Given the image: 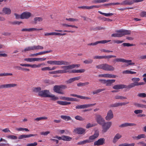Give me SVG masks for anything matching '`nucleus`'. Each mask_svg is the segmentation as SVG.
I'll return each instance as SVG.
<instances>
[{
	"instance_id": "nucleus-1",
	"label": "nucleus",
	"mask_w": 146,
	"mask_h": 146,
	"mask_svg": "<svg viewBox=\"0 0 146 146\" xmlns=\"http://www.w3.org/2000/svg\"><path fill=\"white\" fill-rule=\"evenodd\" d=\"M117 33L112 34L111 37H121L125 35H129L131 34V31L123 29L119 30L116 31Z\"/></svg>"
},
{
	"instance_id": "nucleus-2",
	"label": "nucleus",
	"mask_w": 146,
	"mask_h": 146,
	"mask_svg": "<svg viewBox=\"0 0 146 146\" xmlns=\"http://www.w3.org/2000/svg\"><path fill=\"white\" fill-rule=\"evenodd\" d=\"M96 68L98 69H102L104 70L110 71H113L115 69L114 67L107 63H104L97 65L96 66Z\"/></svg>"
},
{
	"instance_id": "nucleus-3",
	"label": "nucleus",
	"mask_w": 146,
	"mask_h": 146,
	"mask_svg": "<svg viewBox=\"0 0 146 146\" xmlns=\"http://www.w3.org/2000/svg\"><path fill=\"white\" fill-rule=\"evenodd\" d=\"M67 88V86L66 85H55L53 87V90L54 92L63 94H64V92L62 89H65Z\"/></svg>"
},
{
	"instance_id": "nucleus-4",
	"label": "nucleus",
	"mask_w": 146,
	"mask_h": 146,
	"mask_svg": "<svg viewBox=\"0 0 146 146\" xmlns=\"http://www.w3.org/2000/svg\"><path fill=\"white\" fill-rule=\"evenodd\" d=\"M47 63L50 64L56 65H69L70 63L64 60L60 61H52L49 60L47 62Z\"/></svg>"
},
{
	"instance_id": "nucleus-5",
	"label": "nucleus",
	"mask_w": 146,
	"mask_h": 146,
	"mask_svg": "<svg viewBox=\"0 0 146 146\" xmlns=\"http://www.w3.org/2000/svg\"><path fill=\"white\" fill-rule=\"evenodd\" d=\"M112 124V123L111 121L104 122L101 125L102 126V131L103 133L106 132L110 129Z\"/></svg>"
},
{
	"instance_id": "nucleus-6",
	"label": "nucleus",
	"mask_w": 146,
	"mask_h": 146,
	"mask_svg": "<svg viewBox=\"0 0 146 146\" xmlns=\"http://www.w3.org/2000/svg\"><path fill=\"white\" fill-rule=\"evenodd\" d=\"M113 62L114 63H115L116 62L128 63L127 64V66L129 65H134L135 64L134 62H132V60H127L121 58L114 59L113 60Z\"/></svg>"
},
{
	"instance_id": "nucleus-7",
	"label": "nucleus",
	"mask_w": 146,
	"mask_h": 146,
	"mask_svg": "<svg viewBox=\"0 0 146 146\" xmlns=\"http://www.w3.org/2000/svg\"><path fill=\"white\" fill-rule=\"evenodd\" d=\"M115 80H108L100 79L99 81L101 83L104 84H106V86H110L112 85V84L115 82Z\"/></svg>"
},
{
	"instance_id": "nucleus-8",
	"label": "nucleus",
	"mask_w": 146,
	"mask_h": 146,
	"mask_svg": "<svg viewBox=\"0 0 146 146\" xmlns=\"http://www.w3.org/2000/svg\"><path fill=\"white\" fill-rule=\"evenodd\" d=\"M80 65L79 64H72L70 65H65V66H62L61 68L62 69H65L66 71V73L69 72V69H72L75 68V67H80Z\"/></svg>"
},
{
	"instance_id": "nucleus-9",
	"label": "nucleus",
	"mask_w": 146,
	"mask_h": 146,
	"mask_svg": "<svg viewBox=\"0 0 146 146\" xmlns=\"http://www.w3.org/2000/svg\"><path fill=\"white\" fill-rule=\"evenodd\" d=\"M138 2H139V0H125L121 3V5H131L134 3Z\"/></svg>"
},
{
	"instance_id": "nucleus-10",
	"label": "nucleus",
	"mask_w": 146,
	"mask_h": 146,
	"mask_svg": "<svg viewBox=\"0 0 146 146\" xmlns=\"http://www.w3.org/2000/svg\"><path fill=\"white\" fill-rule=\"evenodd\" d=\"M95 118L97 122L100 125H102L105 121L104 119L100 115H96Z\"/></svg>"
},
{
	"instance_id": "nucleus-11",
	"label": "nucleus",
	"mask_w": 146,
	"mask_h": 146,
	"mask_svg": "<svg viewBox=\"0 0 146 146\" xmlns=\"http://www.w3.org/2000/svg\"><path fill=\"white\" fill-rule=\"evenodd\" d=\"M49 91L47 90H44L40 91L38 93L39 96L42 97H48L49 94Z\"/></svg>"
},
{
	"instance_id": "nucleus-12",
	"label": "nucleus",
	"mask_w": 146,
	"mask_h": 146,
	"mask_svg": "<svg viewBox=\"0 0 146 146\" xmlns=\"http://www.w3.org/2000/svg\"><path fill=\"white\" fill-rule=\"evenodd\" d=\"M17 86V84L14 83L2 84L0 85V89L14 87Z\"/></svg>"
},
{
	"instance_id": "nucleus-13",
	"label": "nucleus",
	"mask_w": 146,
	"mask_h": 146,
	"mask_svg": "<svg viewBox=\"0 0 146 146\" xmlns=\"http://www.w3.org/2000/svg\"><path fill=\"white\" fill-rule=\"evenodd\" d=\"M105 139L104 138H101L97 141H95L94 142V146L102 145L105 144Z\"/></svg>"
},
{
	"instance_id": "nucleus-14",
	"label": "nucleus",
	"mask_w": 146,
	"mask_h": 146,
	"mask_svg": "<svg viewBox=\"0 0 146 146\" xmlns=\"http://www.w3.org/2000/svg\"><path fill=\"white\" fill-rule=\"evenodd\" d=\"M74 132L79 134H84L85 133L86 129L82 127L77 128L74 130Z\"/></svg>"
},
{
	"instance_id": "nucleus-15",
	"label": "nucleus",
	"mask_w": 146,
	"mask_h": 146,
	"mask_svg": "<svg viewBox=\"0 0 146 146\" xmlns=\"http://www.w3.org/2000/svg\"><path fill=\"white\" fill-rule=\"evenodd\" d=\"M31 13L29 12H24L21 15L20 18L22 19H28L31 16Z\"/></svg>"
},
{
	"instance_id": "nucleus-16",
	"label": "nucleus",
	"mask_w": 146,
	"mask_h": 146,
	"mask_svg": "<svg viewBox=\"0 0 146 146\" xmlns=\"http://www.w3.org/2000/svg\"><path fill=\"white\" fill-rule=\"evenodd\" d=\"M129 103L128 102H123V103H116L114 104H112L110 105L109 106L110 108H116L119 106H125L128 104Z\"/></svg>"
},
{
	"instance_id": "nucleus-17",
	"label": "nucleus",
	"mask_w": 146,
	"mask_h": 146,
	"mask_svg": "<svg viewBox=\"0 0 146 146\" xmlns=\"http://www.w3.org/2000/svg\"><path fill=\"white\" fill-rule=\"evenodd\" d=\"M116 57V56L114 55L96 56L94 57V58L95 59H110L111 58Z\"/></svg>"
},
{
	"instance_id": "nucleus-18",
	"label": "nucleus",
	"mask_w": 146,
	"mask_h": 146,
	"mask_svg": "<svg viewBox=\"0 0 146 146\" xmlns=\"http://www.w3.org/2000/svg\"><path fill=\"white\" fill-rule=\"evenodd\" d=\"M140 80V79L139 78H133L131 79L132 81L133 82V83H134L137 86L144 85L145 83L144 82H138Z\"/></svg>"
},
{
	"instance_id": "nucleus-19",
	"label": "nucleus",
	"mask_w": 146,
	"mask_h": 146,
	"mask_svg": "<svg viewBox=\"0 0 146 146\" xmlns=\"http://www.w3.org/2000/svg\"><path fill=\"white\" fill-rule=\"evenodd\" d=\"M113 115L111 110H110L107 113V116L105 117L106 119L109 121L113 118Z\"/></svg>"
},
{
	"instance_id": "nucleus-20",
	"label": "nucleus",
	"mask_w": 146,
	"mask_h": 146,
	"mask_svg": "<svg viewBox=\"0 0 146 146\" xmlns=\"http://www.w3.org/2000/svg\"><path fill=\"white\" fill-rule=\"evenodd\" d=\"M111 41V40H103L101 41H99L95 42L94 43H91L88 44V45H96L99 43L105 44Z\"/></svg>"
},
{
	"instance_id": "nucleus-21",
	"label": "nucleus",
	"mask_w": 146,
	"mask_h": 146,
	"mask_svg": "<svg viewBox=\"0 0 146 146\" xmlns=\"http://www.w3.org/2000/svg\"><path fill=\"white\" fill-rule=\"evenodd\" d=\"M63 70H59L53 71L49 72V73L51 74H64L66 73V71L65 69Z\"/></svg>"
},
{
	"instance_id": "nucleus-22",
	"label": "nucleus",
	"mask_w": 146,
	"mask_h": 146,
	"mask_svg": "<svg viewBox=\"0 0 146 146\" xmlns=\"http://www.w3.org/2000/svg\"><path fill=\"white\" fill-rule=\"evenodd\" d=\"M37 135V134H30L28 135H21L19 136L18 139H23L24 138L29 137L32 136H36Z\"/></svg>"
},
{
	"instance_id": "nucleus-23",
	"label": "nucleus",
	"mask_w": 146,
	"mask_h": 146,
	"mask_svg": "<svg viewBox=\"0 0 146 146\" xmlns=\"http://www.w3.org/2000/svg\"><path fill=\"white\" fill-rule=\"evenodd\" d=\"M136 125V124L134 123H125L121 124L119 126V127L123 128L129 126H133Z\"/></svg>"
},
{
	"instance_id": "nucleus-24",
	"label": "nucleus",
	"mask_w": 146,
	"mask_h": 146,
	"mask_svg": "<svg viewBox=\"0 0 146 146\" xmlns=\"http://www.w3.org/2000/svg\"><path fill=\"white\" fill-rule=\"evenodd\" d=\"M2 11L5 14L7 15H10L11 13V9L7 7L3 8L2 9Z\"/></svg>"
},
{
	"instance_id": "nucleus-25",
	"label": "nucleus",
	"mask_w": 146,
	"mask_h": 146,
	"mask_svg": "<svg viewBox=\"0 0 146 146\" xmlns=\"http://www.w3.org/2000/svg\"><path fill=\"white\" fill-rule=\"evenodd\" d=\"M113 88L115 90H118L124 88V85L122 84L115 85L113 87Z\"/></svg>"
},
{
	"instance_id": "nucleus-26",
	"label": "nucleus",
	"mask_w": 146,
	"mask_h": 146,
	"mask_svg": "<svg viewBox=\"0 0 146 146\" xmlns=\"http://www.w3.org/2000/svg\"><path fill=\"white\" fill-rule=\"evenodd\" d=\"M121 135L119 133L117 134L113 139V142L114 143H115L118 139L121 137Z\"/></svg>"
},
{
	"instance_id": "nucleus-27",
	"label": "nucleus",
	"mask_w": 146,
	"mask_h": 146,
	"mask_svg": "<svg viewBox=\"0 0 146 146\" xmlns=\"http://www.w3.org/2000/svg\"><path fill=\"white\" fill-rule=\"evenodd\" d=\"M85 71V70L84 69H81L80 70H73L72 71L70 72L69 71V73H83Z\"/></svg>"
},
{
	"instance_id": "nucleus-28",
	"label": "nucleus",
	"mask_w": 146,
	"mask_h": 146,
	"mask_svg": "<svg viewBox=\"0 0 146 146\" xmlns=\"http://www.w3.org/2000/svg\"><path fill=\"white\" fill-rule=\"evenodd\" d=\"M136 86L135 84L134 83H132L128 85H124V88H125L127 90H129L131 88L135 87Z\"/></svg>"
},
{
	"instance_id": "nucleus-29",
	"label": "nucleus",
	"mask_w": 146,
	"mask_h": 146,
	"mask_svg": "<svg viewBox=\"0 0 146 146\" xmlns=\"http://www.w3.org/2000/svg\"><path fill=\"white\" fill-rule=\"evenodd\" d=\"M31 50H34V46H30L27 47L24 49V50H22V52L24 51V52H26L27 51H29Z\"/></svg>"
},
{
	"instance_id": "nucleus-30",
	"label": "nucleus",
	"mask_w": 146,
	"mask_h": 146,
	"mask_svg": "<svg viewBox=\"0 0 146 146\" xmlns=\"http://www.w3.org/2000/svg\"><path fill=\"white\" fill-rule=\"evenodd\" d=\"M96 103H94V104H84L82 105V109H85L86 108H88L90 106H93L95 105H96Z\"/></svg>"
},
{
	"instance_id": "nucleus-31",
	"label": "nucleus",
	"mask_w": 146,
	"mask_h": 146,
	"mask_svg": "<svg viewBox=\"0 0 146 146\" xmlns=\"http://www.w3.org/2000/svg\"><path fill=\"white\" fill-rule=\"evenodd\" d=\"M48 97L51 98V100L53 101H55L59 99L58 97L55 96V95L53 94L50 95L49 94Z\"/></svg>"
},
{
	"instance_id": "nucleus-32",
	"label": "nucleus",
	"mask_w": 146,
	"mask_h": 146,
	"mask_svg": "<svg viewBox=\"0 0 146 146\" xmlns=\"http://www.w3.org/2000/svg\"><path fill=\"white\" fill-rule=\"evenodd\" d=\"M72 138L68 136L63 135V140L68 141H70L72 140Z\"/></svg>"
},
{
	"instance_id": "nucleus-33",
	"label": "nucleus",
	"mask_w": 146,
	"mask_h": 146,
	"mask_svg": "<svg viewBox=\"0 0 146 146\" xmlns=\"http://www.w3.org/2000/svg\"><path fill=\"white\" fill-rule=\"evenodd\" d=\"M60 117L62 119L68 121L71 119V118L68 116L62 115H61Z\"/></svg>"
},
{
	"instance_id": "nucleus-34",
	"label": "nucleus",
	"mask_w": 146,
	"mask_h": 146,
	"mask_svg": "<svg viewBox=\"0 0 146 146\" xmlns=\"http://www.w3.org/2000/svg\"><path fill=\"white\" fill-rule=\"evenodd\" d=\"M135 144V143H132L130 144L125 143L120 144L118 146H134Z\"/></svg>"
},
{
	"instance_id": "nucleus-35",
	"label": "nucleus",
	"mask_w": 146,
	"mask_h": 146,
	"mask_svg": "<svg viewBox=\"0 0 146 146\" xmlns=\"http://www.w3.org/2000/svg\"><path fill=\"white\" fill-rule=\"evenodd\" d=\"M146 136L144 134H141L138 135L137 136L135 137L134 138L137 139H139L142 138H145Z\"/></svg>"
},
{
	"instance_id": "nucleus-36",
	"label": "nucleus",
	"mask_w": 146,
	"mask_h": 146,
	"mask_svg": "<svg viewBox=\"0 0 146 146\" xmlns=\"http://www.w3.org/2000/svg\"><path fill=\"white\" fill-rule=\"evenodd\" d=\"M89 142H90V141L89 140H88V139H86L78 142L77 144L78 145H82L86 143H89Z\"/></svg>"
},
{
	"instance_id": "nucleus-37",
	"label": "nucleus",
	"mask_w": 146,
	"mask_h": 146,
	"mask_svg": "<svg viewBox=\"0 0 146 146\" xmlns=\"http://www.w3.org/2000/svg\"><path fill=\"white\" fill-rule=\"evenodd\" d=\"M134 105L138 107L146 109V105L143 104H139V103H135Z\"/></svg>"
},
{
	"instance_id": "nucleus-38",
	"label": "nucleus",
	"mask_w": 146,
	"mask_h": 146,
	"mask_svg": "<svg viewBox=\"0 0 146 146\" xmlns=\"http://www.w3.org/2000/svg\"><path fill=\"white\" fill-rule=\"evenodd\" d=\"M42 28L39 29H38L34 28H28V32H31L34 31H38L40 30H42Z\"/></svg>"
},
{
	"instance_id": "nucleus-39",
	"label": "nucleus",
	"mask_w": 146,
	"mask_h": 146,
	"mask_svg": "<svg viewBox=\"0 0 146 146\" xmlns=\"http://www.w3.org/2000/svg\"><path fill=\"white\" fill-rule=\"evenodd\" d=\"M123 74H135L136 73V72H133L129 70H126L124 71L123 72Z\"/></svg>"
},
{
	"instance_id": "nucleus-40",
	"label": "nucleus",
	"mask_w": 146,
	"mask_h": 146,
	"mask_svg": "<svg viewBox=\"0 0 146 146\" xmlns=\"http://www.w3.org/2000/svg\"><path fill=\"white\" fill-rule=\"evenodd\" d=\"M62 26L66 27H71L73 28H75L76 29L78 28L75 25H69L65 23L62 24Z\"/></svg>"
},
{
	"instance_id": "nucleus-41",
	"label": "nucleus",
	"mask_w": 146,
	"mask_h": 146,
	"mask_svg": "<svg viewBox=\"0 0 146 146\" xmlns=\"http://www.w3.org/2000/svg\"><path fill=\"white\" fill-rule=\"evenodd\" d=\"M48 117H42L36 118L34 119L35 121H38L43 119H47Z\"/></svg>"
},
{
	"instance_id": "nucleus-42",
	"label": "nucleus",
	"mask_w": 146,
	"mask_h": 146,
	"mask_svg": "<svg viewBox=\"0 0 146 146\" xmlns=\"http://www.w3.org/2000/svg\"><path fill=\"white\" fill-rule=\"evenodd\" d=\"M105 89H98L95 91H94L93 92V94H96L98 93H99L102 91H104L105 90Z\"/></svg>"
},
{
	"instance_id": "nucleus-43",
	"label": "nucleus",
	"mask_w": 146,
	"mask_h": 146,
	"mask_svg": "<svg viewBox=\"0 0 146 146\" xmlns=\"http://www.w3.org/2000/svg\"><path fill=\"white\" fill-rule=\"evenodd\" d=\"M34 20L35 23L36 24L37 21H42V19L40 17H36L34 18Z\"/></svg>"
},
{
	"instance_id": "nucleus-44",
	"label": "nucleus",
	"mask_w": 146,
	"mask_h": 146,
	"mask_svg": "<svg viewBox=\"0 0 146 146\" xmlns=\"http://www.w3.org/2000/svg\"><path fill=\"white\" fill-rule=\"evenodd\" d=\"M41 90V88L40 87H37V88H33V91L35 92H38L39 93V92H40Z\"/></svg>"
},
{
	"instance_id": "nucleus-45",
	"label": "nucleus",
	"mask_w": 146,
	"mask_h": 146,
	"mask_svg": "<svg viewBox=\"0 0 146 146\" xmlns=\"http://www.w3.org/2000/svg\"><path fill=\"white\" fill-rule=\"evenodd\" d=\"M96 139V138L93 135H92L91 136H90L89 137V139H88V140H89L90 141L89 143H91L93 142L94 140Z\"/></svg>"
},
{
	"instance_id": "nucleus-46",
	"label": "nucleus",
	"mask_w": 146,
	"mask_h": 146,
	"mask_svg": "<svg viewBox=\"0 0 146 146\" xmlns=\"http://www.w3.org/2000/svg\"><path fill=\"white\" fill-rule=\"evenodd\" d=\"M115 99H121L123 100L124 99H126L127 98L125 97H123L121 96H120L119 95H117L115 96Z\"/></svg>"
},
{
	"instance_id": "nucleus-47",
	"label": "nucleus",
	"mask_w": 146,
	"mask_h": 146,
	"mask_svg": "<svg viewBox=\"0 0 146 146\" xmlns=\"http://www.w3.org/2000/svg\"><path fill=\"white\" fill-rule=\"evenodd\" d=\"M89 84V83L88 82H87L85 83H82V82H80L78 84H77V86H85V85H88Z\"/></svg>"
},
{
	"instance_id": "nucleus-48",
	"label": "nucleus",
	"mask_w": 146,
	"mask_h": 146,
	"mask_svg": "<svg viewBox=\"0 0 146 146\" xmlns=\"http://www.w3.org/2000/svg\"><path fill=\"white\" fill-rule=\"evenodd\" d=\"M93 60L92 59H89L86 60L84 61V63L85 64H91L93 62Z\"/></svg>"
},
{
	"instance_id": "nucleus-49",
	"label": "nucleus",
	"mask_w": 146,
	"mask_h": 146,
	"mask_svg": "<svg viewBox=\"0 0 146 146\" xmlns=\"http://www.w3.org/2000/svg\"><path fill=\"white\" fill-rule=\"evenodd\" d=\"M12 75H13V74L12 73H0V76H11Z\"/></svg>"
},
{
	"instance_id": "nucleus-50",
	"label": "nucleus",
	"mask_w": 146,
	"mask_h": 146,
	"mask_svg": "<svg viewBox=\"0 0 146 146\" xmlns=\"http://www.w3.org/2000/svg\"><path fill=\"white\" fill-rule=\"evenodd\" d=\"M34 50H39L41 49L42 50L43 49V47L42 46H40L39 45H38L37 46H34Z\"/></svg>"
},
{
	"instance_id": "nucleus-51",
	"label": "nucleus",
	"mask_w": 146,
	"mask_h": 146,
	"mask_svg": "<svg viewBox=\"0 0 146 146\" xmlns=\"http://www.w3.org/2000/svg\"><path fill=\"white\" fill-rule=\"evenodd\" d=\"M122 45L124 46H132L134 45H135V44H130L129 43H124L122 44Z\"/></svg>"
},
{
	"instance_id": "nucleus-52",
	"label": "nucleus",
	"mask_w": 146,
	"mask_h": 146,
	"mask_svg": "<svg viewBox=\"0 0 146 146\" xmlns=\"http://www.w3.org/2000/svg\"><path fill=\"white\" fill-rule=\"evenodd\" d=\"M75 118L77 120L80 121H83L84 120V119L82 117L79 115H77L75 117Z\"/></svg>"
},
{
	"instance_id": "nucleus-53",
	"label": "nucleus",
	"mask_w": 146,
	"mask_h": 146,
	"mask_svg": "<svg viewBox=\"0 0 146 146\" xmlns=\"http://www.w3.org/2000/svg\"><path fill=\"white\" fill-rule=\"evenodd\" d=\"M99 135V131L97 130L95 131V133L93 135L96 138L98 137Z\"/></svg>"
},
{
	"instance_id": "nucleus-54",
	"label": "nucleus",
	"mask_w": 146,
	"mask_h": 146,
	"mask_svg": "<svg viewBox=\"0 0 146 146\" xmlns=\"http://www.w3.org/2000/svg\"><path fill=\"white\" fill-rule=\"evenodd\" d=\"M52 50H50L48 51H42L41 52H39V55H41L42 54H44L46 53H47L49 52H52Z\"/></svg>"
},
{
	"instance_id": "nucleus-55",
	"label": "nucleus",
	"mask_w": 146,
	"mask_h": 146,
	"mask_svg": "<svg viewBox=\"0 0 146 146\" xmlns=\"http://www.w3.org/2000/svg\"><path fill=\"white\" fill-rule=\"evenodd\" d=\"M137 96L139 97L145 98L146 97V94L145 93H140L138 94Z\"/></svg>"
},
{
	"instance_id": "nucleus-56",
	"label": "nucleus",
	"mask_w": 146,
	"mask_h": 146,
	"mask_svg": "<svg viewBox=\"0 0 146 146\" xmlns=\"http://www.w3.org/2000/svg\"><path fill=\"white\" fill-rule=\"evenodd\" d=\"M16 130L18 131H24L25 130L26 131H29V130L27 128H17L16 129Z\"/></svg>"
},
{
	"instance_id": "nucleus-57",
	"label": "nucleus",
	"mask_w": 146,
	"mask_h": 146,
	"mask_svg": "<svg viewBox=\"0 0 146 146\" xmlns=\"http://www.w3.org/2000/svg\"><path fill=\"white\" fill-rule=\"evenodd\" d=\"M57 104L62 105L66 106V101H57Z\"/></svg>"
},
{
	"instance_id": "nucleus-58",
	"label": "nucleus",
	"mask_w": 146,
	"mask_h": 146,
	"mask_svg": "<svg viewBox=\"0 0 146 146\" xmlns=\"http://www.w3.org/2000/svg\"><path fill=\"white\" fill-rule=\"evenodd\" d=\"M7 138H8L13 139H16L17 138L16 136L14 135H9L7 136Z\"/></svg>"
},
{
	"instance_id": "nucleus-59",
	"label": "nucleus",
	"mask_w": 146,
	"mask_h": 146,
	"mask_svg": "<svg viewBox=\"0 0 146 146\" xmlns=\"http://www.w3.org/2000/svg\"><path fill=\"white\" fill-rule=\"evenodd\" d=\"M78 8L79 9H90V6H82L78 7Z\"/></svg>"
},
{
	"instance_id": "nucleus-60",
	"label": "nucleus",
	"mask_w": 146,
	"mask_h": 146,
	"mask_svg": "<svg viewBox=\"0 0 146 146\" xmlns=\"http://www.w3.org/2000/svg\"><path fill=\"white\" fill-rule=\"evenodd\" d=\"M140 15L142 17H146V11H143L140 13Z\"/></svg>"
},
{
	"instance_id": "nucleus-61",
	"label": "nucleus",
	"mask_w": 146,
	"mask_h": 146,
	"mask_svg": "<svg viewBox=\"0 0 146 146\" xmlns=\"http://www.w3.org/2000/svg\"><path fill=\"white\" fill-rule=\"evenodd\" d=\"M96 125L91 124L90 123H88L86 125V128L87 129H88L92 127L93 126H94Z\"/></svg>"
},
{
	"instance_id": "nucleus-62",
	"label": "nucleus",
	"mask_w": 146,
	"mask_h": 146,
	"mask_svg": "<svg viewBox=\"0 0 146 146\" xmlns=\"http://www.w3.org/2000/svg\"><path fill=\"white\" fill-rule=\"evenodd\" d=\"M143 112V110H136L134 111V113L136 114L142 113Z\"/></svg>"
},
{
	"instance_id": "nucleus-63",
	"label": "nucleus",
	"mask_w": 146,
	"mask_h": 146,
	"mask_svg": "<svg viewBox=\"0 0 146 146\" xmlns=\"http://www.w3.org/2000/svg\"><path fill=\"white\" fill-rule=\"evenodd\" d=\"M37 145V143L36 142H35L33 143L28 144L27 145V146H35Z\"/></svg>"
},
{
	"instance_id": "nucleus-64",
	"label": "nucleus",
	"mask_w": 146,
	"mask_h": 146,
	"mask_svg": "<svg viewBox=\"0 0 146 146\" xmlns=\"http://www.w3.org/2000/svg\"><path fill=\"white\" fill-rule=\"evenodd\" d=\"M137 144L139 145H141L142 146H146V143H145L143 141L139 142L137 143Z\"/></svg>"
}]
</instances>
